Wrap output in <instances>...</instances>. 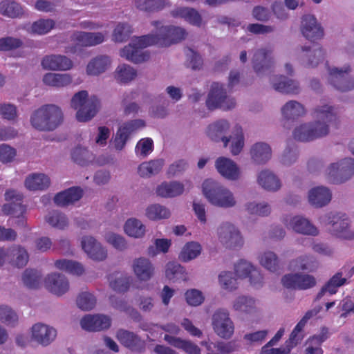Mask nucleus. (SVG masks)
Listing matches in <instances>:
<instances>
[{
    "label": "nucleus",
    "instance_id": "nucleus-2",
    "mask_svg": "<svg viewBox=\"0 0 354 354\" xmlns=\"http://www.w3.org/2000/svg\"><path fill=\"white\" fill-rule=\"evenodd\" d=\"M313 117L317 121L304 124L293 131L294 138L301 142H309L326 136L329 126L337 120V111L333 106L324 104L317 106L313 111Z\"/></svg>",
    "mask_w": 354,
    "mask_h": 354
},
{
    "label": "nucleus",
    "instance_id": "nucleus-55",
    "mask_svg": "<svg viewBox=\"0 0 354 354\" xmlns=\"http://www.w3.org/2000/svg\"><path fill=\"white\" fill-rule=\"evenodd\" d=\"M293 266L301 270L314 271L317 268V263L312 256H301L292 261Z\"/></svg>",
    "mask_w": 354,
    "mask_h": 354
},
{
    "label": "nucleus",
    "instance_id": "nucleus-61",
    "mask_svg": "<svg viewBox=\"0 0 354 354\" xmlns=\"http://www.w3.org/2000/svg\"><path fill=\"white\" fill-rule=\"evenodd\" d=\"M234 129L236 134L232 143L231 153L233 155H238L244 146V137L240 125H236Z\"/></svg>",
    "mask_w": 354,
    "mask_h": 354
},
{
    "label": "nucleus",
    "instance_id": "nucleus-45",
    "mask_svg": "<svg viewBox=\"0 0 354 354\" xmlns=\"http://www.w3.org/2000/svg\"><path fill=\"white\" fill-rule=\"evenodd\" d=\"M55 266L59 270L78 276L84 272V267L81 263L71 260H57L55 262Z\"/></svg>",
    "mask_w": 354,
    "mask_h": 354
},
{
    "label": "nucleus",
    "instance_id": "nucleus-32",
    "mask_svg": "<svg viewBox=\"0 0 354 354\" xmlns=\"http://www.w3.org/2000/svg\"><path fill=\"white\" fill-rule=\"evenodd\" d=\"M156 192L159 196L173 198L183 194L184 186L182 183L176 181L163 182L157 187Z\"/></svg>",
    "mask_w": 354,
    "mask_h": 354
},
{
    "label": "nucleus",
    "instance_id": "nucleus-23",
    "mask_svg": "<svg viewBox=\"0 0 354 354\" xmlns=\"http://www.w3.org/2000/svg\"><path fill=\"white\" fill-rule=\"evenodd\" d=\"M41 66L46 70L67 71L72 68L73 62L65 55H50L43 57Z\"/></svg>",
    "mask_w": 354,
    "mask_h": 354
},
{
    "label": "nucleus",
    "instance_id": "nucleus-12",
    "mask_svg": "<svg viewBox=\"0 0 354 354\" xmlns=\"http://www.w3.org/2000/svg\"><path fill=\"white\" fill-rule=\"evenodd\" d=\"M283 286L292 290H307L316 285L315 278L306 274H287L281 279Z\"/></svg>",
    "mask_w": 354,
    "mask_h": 354
},
{
    "label": "nucleus",
    "instance_id": "nucleus-51",
    "mask_svg": "<svg viewBox=\"0 0 354 354\" xmlns=\"http://www.w3.org/2000/svg\"><path fill=\"white\" fill-rule=\"evenodd\" d=\"M136 75V71L127 64L118 66L115 74V78L122 83H128L132 81Z\"/></svg>",
    "mask_w": 354,
    "mask_h": 354
},
{
    "label": "nucleus",
    "instance_id": "nucleus-56",
    "mask_svg": "<svg viewBox=\"0 0 354 354\" xmlns=\"http://www.w3.org/2000/svg\"><path fill=\"white\" fill-rule=\"evenodd\" d=\"M132 33L131 26L127 23H120L115 28L113 39L117 42H123L129 39Z\"/></svg>",
    "mask_w": 354,
    "mask_h": 354
},
{
    "label": "nucleus",
    "instance_id": "nucleus-63",
    "mask_svg": "<svg viewBox=\"0 0 354 354\" xmlns=\"http://www.w3.org/2000/svg\"><path fill=\"white\" fill-rule=\"evenodd\" d=\"M232 274L231 272H223L219 274L218 281L223 288L229 290L236 288V279Z\"/></svg>",
    "mask_w": 354,
    "mask_h": 354
},
{
    "label": "nucleus",
    "instance_id": "nucleus-58",
    "mask_svg": "<svg viewBox=\"0 0 354 354\" xmlns=\"http://www.w3.org/2000/svg\"><path fill=\"white\" fill-rule=\"evenodd\" d=\"M96 304L95 297L91 293L82 292L77 298V306L83 310H90Z\"/></svg>",
    "mask_w": 354,
    "mask_h": 354
},
{
    "label": "nucleus",
    "instance_id": "nucleus-52",
    "mask_svg": "<svg viewBox=\"0 0 354 354\" xmlns=\"http://www.w3.org/2000/svg\"><path fill=\"white\" fill-rule=\"evenodd\" d=\"M0 12L5 16L15 18L22 14V8L15 1H4L0 3Z\"/></svg>",
    "mask_w": 354,
    "mask_h": 354
},
{
    "label": "nucleus",
    "instance_id": "nucleus-20",
    "mask_svg": "<svg viewBox=\"0 0 354 354\" xmlns=\"http://www.w3.org/2000/svg\"><path fill=\"white\" fill-rule=\"evenodd\" d=\"M46 288L51 293L61 296L69 290V282L67 278L58 273L48 274L44 280Z\"/></svg>",
    "mask_w": 354,
    "mask_h": 354
},
{
    "label": "nucleus",
    "instance_id": "nucleus-24",
    "mask_svg": "<svg viewBox=\"0 0 354 354\" xmlns=\"http://www.w3.org/2000/svg\"><path fill=\"white\" fill-rule=\"evenodd\" d=\"M229 128L230 124L228 122L225 120H221L209 125L207 133L209 138L213 141H223L224 147H226L230 140V138L225 136L224 134Z\"/></svg>",
    "mask_w": 354,
    "mask_h": 354
},
{
    "label": "nucleus",
    "instance_id": "nucleus-7",
    "mask_svg": "<svg viewBox=\"0 0 354 354\" xmlns=\"http://www.w3.org/2000/svg\"><path fill=\"white\" fill-rule=\"evenodd\" d=\"M236 102L234 98L227 95L223 85L218 82L212 84L211 90L206 100V106L209 110L218 108L229 110L234 108Z\"/></svg>",
    "mask_w": 354,
    "mask_h": 354
},
{
    "label": "nucleus",
    "instance_id": "nucleus-37",
    "mask_svg": "<svg viewBox=\"0 0 354 354\" xmlns=\"http://www.w3.org/2000/svg\"><path fill=\"white\" fill-rule=\"evenodd\" d=\"M252 160L257 164H262L271 158L272 151L270 147L265 142L254 144L250 150Z\"/></svg>",
    "mask_w": 354,
    "mask_h": 354
},
{
    "label": "nucleus",
    "instance_id": "nucleus-29",
    "mask_svg": "<svg viewBox=\"0 0 354 354\" xmlns=\"http://www.w3.org/2000/svg\"><path fill=\"white\" fill-rule=\"evenodd\" d=\"M272 86L277 91L286 94H297L300 91L297 82L283 75L272 80Z\"/></svg>",
    "mask_w": 354,
    "mask_h": 354
},
{
    "label": "nucleus",
    "instance_id": "nucleus-8",
    "mask_svg": "<svg viewBox=\"0 0 354 354\" xmlns=\"http://www.w3.org/2000/svg\"><path fill=\"white\" fill-rule=\"evenodd\" d=\"M354 175V159L344 158L339 162L332 163L328 168V176L330 183H344Z\"/></svg>",
    "mask_w": 354,
    "mask_h": 354
},
{
    "label": "nucleus",
    "instance_id": "nucleus-25",
    "mask_svg": "<svg viewBox=\"0 0 354 354\" xmlns=\"http://www.w3.org/2000/svg\"><path fill=\"white\" fill-rule=\"evenodd\" d=\"M82 189L79 187H73L57 193L54 197L55 203L65 207L79 201L82 197Z\"/></svg>",
    "mask_w": 354,
    "mask_h": 354
},
{
    "label": "nucleus",
    "instance_id": "nucleus-60",
    "mask_svg": "<svg viewBox=\"0 0 354 354\" xmlns=\"http://www.w3.org/2000/svg\"><path fill=\"white\" fill-rule=\"evenodd\" d=\"M0 320L8 326H15L18 321V316L7 306H0Z\"/></svg>",
    "mask_w": 354,
    "mask_h": 354
},
{
    "label": "nucleus",
    "instance_id": "nucleus-39",
    "mask_svg": "<svg viewBox=\"0 0 354 354\" xmlns=\"http://www.w3.org/2000/svg\"><path fill=\"white\" fill-rule=\"evenodd\" d=\"M175 17L183 18L190 24L200 27L202 24V17L197 10L192 8H178L172 12Z\"/></svg>",
    "mask_w": 354,
    "mask_h": 354
},
{
    "label": "nucleus",
    "instance_id": "nucleus-21",
    "mask_svg": "<svg viewBox=\"0 0 354 354\" xmlns=\"http://www.w3.org/2000/svg\"><path fill=\"white\" fill-rule=\"evenodd\" d=\"M80 324L86 330L100 331L110 327L111 319L103 315H87L82 318Z\"/></svg>",
    "mask_w": 354,
    "mask_h": 354
},
{
    "label": "nucleus",
    "instance_id": "nucleus-43",
    "mask_svg": "<svg viewBox=\"0 0 354 354\" xmlns=\"http://www.w3.org/2000/svg\"><path fill=\"white\" fill-rule=\"evenodd\" d=\"M43 82L48 86L64 87L71 83L72 78L68 74L48 73L44 76Z\"/></svg>",
    "mask_w": 354,
    "mask_h": 354
},
{
    "label": "nucleus",
    "instance_id": "nucleus-62",
    "mask_svg": "<svg viewBox=\"0 0 354 354\" xmlns=\"http://www.w3.org/2000/svg\"><path fill=\"white\" fill-rule=\"evenodd\" d=\"M23 45L20 39L12 37L0 38V51H10L17 49Z\"/></svg>",
    "mask_w": 354,
    "mask_h": 354
},
{
    "label": "nucleus",
    "instance_id": "nucleus-40",
    "mask_svg": "<svg viewBox=\"0 0 354 354\" xmlns=\"http://www.w3.org/2000/svg\"><path fill=\"white\" fill-rule=\"evenodd\" d=\"M259 184L265 189L277 191L281 187L279 179L268 170L262 171L258 176Z\"/></svg>",
    "mask_w": 354,
    "mask_h": 354
},
{
    "label": "nucleus",
    "instance_id": "nucleus-6",
    "mask_svg": "<svg viewBox=\"0 0 354 354\" xmlns=\"http://www.w3.org/2000/svg\"><path fill=\"white\" fill-rule=\"evenodd\" d=\"M5 200L9 203L3 205V214L12 216L15 225L19 227H26V207L22 205L23 195L14 189H9L5 193Z\"/></svg>",
    "mask_w": 354,
    "mask_h": 354
},
{
    "label": "nucleus",
    "instance_id": "nucleus-18",
    "mask_svg": "<svg viewBox=\"0 0 354 354\" xmlns=\"http://www.w3.org/2000/svg\"><path fill=\"white\" fill-rule=\"evenodd\" d=\"M82 248L94 261H102L106 259L107 251L94 237L85 236L81 241Z\"/></svg>",
    "mask_w": 354,
    "mask_h": 354
},
{
    "label": "nucleus",
    "instance_id": "nucleus-31",
    "mask_svg": "<svg viewBox=\"0 0 354 354\" xmlns=\"http://www.w3.org/2000/svg\"><path fill=\"white\" fill-rule=\"evenodd\" d=\"M136 8L145 12H159L170 6L169 0H133Z\"/></svg>",
    "mask_w": 354,
    "mask_h": 354
},
{
    "label": "nucleus",
    "instance_id": "nucleus-22",
    "mask_svg": "<svg viewBox=\"0 0 354 354\" xmlns=\"http://www.w3.org/2000/svg\"><path fill=\"white\" fill-rule=\"evenodd\" d=\"M57 331L53 327L37 323L32 327V337L38 344L43 346H48L55 338Z\"/></svg>",
    "mask_w": 354,
    "mask_h": 354
},
{
    "label": "nucleus",
    "instance_id": "nucleus-13",
    "mask_svg": "<svg viewBox=\"0 0 354 354\" xmlns=\"http://www.w3.org/2000/svg\"><path fill=\"white\" fill-rule=\"evenodd\" d=\"M218 234L220 241L227 248H235L243 244L239 231L231 223H223L218 228Z\"/></svg>",
    "mask_w": 354,
    "mask_h": 354
},
{
    "label": "nucleus",
    "instance_id": "nucleus-41",
    "mask_svg": "<svg viewBox=\"0 0 354 354\" xmlns=\"http://www.w3.org/2000/svg\"><path fill=\"white\" fill-rule=\"evenodd\" d=\"M283 116L286 120H295L305 114L306 111L304 106L297 101L291 100L288 102L281 109Z\"/></svg>",
    "mask_w": 354,
    "mask_h": 354
},
{
    "label": "nucleus",
    "instance_id": "nucleus-42",
    "mask_svg": "<svg viewBox=\"0 0 354 354\" xmlns=\"http://www.w3.org/2000/svg\"><path fill=\"white\" fill-rule=\"evenodd\" d=\"M164 165L162 159L153 160L142 162L138 168V172L141 177H150L158 174Z\"/></svg>",
    "mask_w": 354,
    "mask_h": 354
},
{
    "label": "nucleus",
    "instance_id": "nucleus-50",
    "mask_svg": "<svg viewBox=\"0 0 354 354\" xmlns=\"http://www.w3.org/2000/svg\"><path fill=\"white\" fill-rule=\"evenodd\" d=\"M46 222L52 227L64 230L68 225V220L66 215L58 211L50 212L46 217Z\"/></svg>",
    "mask_w": 354,
    "mask_h": 354
},
{
    "label": "nucleus",
    "instance_id": "nucleus-28",
    "mask_svg": "<svg viewBox=\"0 0 354 354\" xmlns=\"http://www.w3.org/2000/svg\"><path fill=\"white\" fill-rule=\"evenodd\" d=\"M331 198L330 191L323 186L313 188L308 194L310 203L316 207L325 206L330 201Z\"/></svg>",
    "mask_w": 354,
    "mask_h": 354
},
{
    "label": "nucleus",
    "instance_id": "nucleus-48",
    "mask_svg": "<svg viewBox=\"0 0 354 354\" xmlns=\"http://www.w3.org/2000/svg\"><path fill=\"white\" fill-rule=\"evenodd\" d=\"M233 308L236 311L245 313H254L256 310L255 300L252 297L240 296L234 301Z\"/></svg>",
    "mask_w": 354,
    "mask_h": 354
},
{
    "label": "nucleus",
    "instance_id": "nucleus-46",
    "mask_svg": "<svg viewBox=\"0 0 354 354\" xmlns=\"http://www.w3.org/2000/svg\"><path fill=\"white\" fill-rule=\"evenodd\" d=\"M124 231L129 236L140 238L145 233V226L136 218L128 219L124 225Z\"/></svg>",
    "mask_w": 354,
    "mask_h": 354
},
{
    "label": "nucleus",
    "instance_id": "nucleus-34",
    "mask_svg": "<svg viewBox=\"0 0 354 354\" xmlns=\"http://www.w3.org/2000/svg\"><path fill=\"white\" fill-rule=\"evenodd\" d=\"M110 287L116 292H125L130 286V277L122 272H117L108 277Z\"/></svg>",
    "mask_w": 354,
    "mask_h": 354
},
{
    "label": "nucleus",
    "instance_id": "nucleus-14",
    "mask_svg": "<svg viewBox=\"0 0 354 354\" xmlns=\"http://www.w3.org/2000/svg\"><path fill=\"white\" fill-rule=\"evenodd\" d=\"M272 54V49L268 48H260L254 52L252 59V64L254 71L258 75H261L270 71L274 64Z\"/></svg>",
    "mask_w": 354,
    "mask_h": 354
},
{
    "label": "nucleus",
    "instance_id": "nucleus-49",
    "mask_svg": "<svg viewBox=\"0 0 354 354\" xmlns=\"http://www.w3.org/2000/svg\"><path fill=\"white\" fill-rule=\"evenodd\" d=\"M15 257V265L18 268L25 266L29 259L26 250L20 245H14L8 249V256Z\"/></svg>",
    "mask_w": 354,
    "mask_h": 354
},
{
    "label": "nucleus",
    "instance_id": "nucleus-10",
    "mask_svg": "<svg viewBox=\"0 0 354 354\" xmlns=\"http://www.w3.org/2000/svg\"><path fill=\"white\" fill-rule=\"evenodd\" d=\"M329 82L336 89L346 92L354 89V80L349 76L350 66L329 68Z\"/></svg>",
    "mask_w": 354,
    "mask_h": 354
},
{
    "label": "nucleus",
    "instance_id": "nucleus-17",
    "mask_svg": "<svg viewBox=\"0 0 354 354\" xmlns=\"http://www.w3.org/2000/svg\"><path fill=\"white\" fill-rule=\"evenodd\" d=\"M301 30L303 35L312 42L322 39L324 35L323 28L317 23L316 18L310 15L302 17Z\"/></svg>",
    "mask_w": 354,
    "mask_h": 354
},
{
    "label": "nucleus",
    "instance_id": "nucleus-54",
    "mask_svg": "<svg viewBox=\"0 0 354 354\" xmlns=\"http://www.w3.org/2000/svg\"><path fill=\"white\" fill-rule=\"evenodd\" d=\"M146 215L149 219L156 221L169 218L170 212L164 206L154 204L147 207Z\"/></svg>",
    "mask_w": 354,
    "mask_h": 354
},
{
    "label": "nucleus",
    "instance_id": "nucleus-57",
    "mask_svg": "<svg viewBox=\"0 0 354 354\" xmlns=\"http://www.w3.org/2000/svg\"><path fill=\"white\" fill-rule=\"evenodd\" d=\"M54 26L55 21L53 20L41 19L32 24L31 32L37 35H45L50 32Z\"/></svg>",
    "mask_w": 354,
    "mask_h": 354
},
{
    "label": "nucleus",
    "instance_id": "nucleus-4",
    "mask_svg": "<svg viewBox=\"0 0 354 354\" xmlns=\"http://www.w3.org/2000/svg\"><path fill=\"white\" fill-rule=\"evenodd\" d=\"M100 104L99 99L95 95L88 97L86 91L77 92L71 101V107L77 110L76 118L81 122L91 120L98 111Z\"/></svg>",
    "mask_w": 354,
    "mask_h": 354
},
{
    "label": "nucleus",
    "instance_id": "nucleus-1",
    "mask_svg": "<svg viewBox=\"0 0 354 354\" xmlns=\"http://www.w3.org/2000/svg\"><path fill=\"white\" fill-rule=\"evenodd\" d=\"M187 32L184 28L174 26H161L156 34L136 37L132 43L125 46L120 51V56L135 64L144 62L149 59V53L143 48L156 45L167 47L185 39Z\"/></svg>",
    "mask_w": 354,
    "mask_h": 354
},
{
    "label": "nucleus",
    "instance_id": "nucleus-38",
    "mask_svg": "<svg viewBox=\"0 0 354 354\" xmlns=\"http://www.w3.org/2000/svg\"><path fill=\"white\" fill-rule=\"evenodd\" d=\"M110 64L111 59L108 56H97L88 64L86 73L90 75H98L104 73L109 67Z\"/></svg>",
    "mask_w": 354,
    "mask_h": 354
},
{
    "label": "nucleus",
    "instance_id": "nucleus-16",
    "mask_svg": "<svg viewBox=\"0 0 354 354\" xmlns=\"http://www.w3.org/2000/svg\"><path fill=\"white\" fill-rule=\"evenodd\" d=\"M119 342L130 351L142 353L146 348V344L137 334L124 329H120L116 333Z\"/></svg>",
    "mask_w": 354,
    "mask_h": 354
},
{
    "label": "nucleus",
    "instance_id": "nucleus-33",
    "mask_svg": "<svg viewBox=\"0 0 354 354\" xmlns=\"http://www.w3.org/2000/svg\"><path fill=\"white\" fill-rule=\"evenodd\" d=\"M164 339L171 346L182 349L187 354H201V348L191 341L184 340L168 334L165 335Z\"/></svg>",
    "mask_w": 354,
    "mask_h": 354
},
{
    "label": "nucleus",
    "instance_id": "nucleus-5",
    "mask_svg": "<svg viewBox=\"0 0 354 354\" xmlns=\"http://www.w3.org/2000/svg\"><path fill=\"white\" fill-rule=\"evenodd\" d=\"M203 192L209 203L216 206L231 207L236 203L232 193L212 179L203 182Z\"/></svg>",
    "mask_w": 354,
    "mask_h": 354
},
{
    "label": "nucleus",
    "instance_id": "nucleus-11",
    "mask_svg": "<svg viewBox=\"0 0 354 354\" xmlns=\"http://www.w3.org/2000/svg\"><path fill=\"white\" fill-rule=\"evenodd\" d=\"M212 326L215 333L222 338L229 339L234 333V324L227 310H218L214 313Z\"/></svg>",
    "mask_w": 354,
    "mask_h": 354
},
{
    "label": "nucleus",
    "instance_id": "nucleus-15",
    "mask_svg": "<svg viewBox=\"0 0 354 354\" xmlns=\"http://www.w3.org/2000/svg\"><path fill=\"white\" fill-rule=\"evenodd\" d=\"M234 272L239 278L248 277L251 285L256 288L261 287L263 284V277L260 272L245 260H240L234 266Z\"/></svg>",
    "mask_w": 354,
    "mask_h": 354
},
{
    "label": "nucleus",
    "instance_id": "nucleus-9",
    "mask_svg": "<svg viewBox=\"0 0 354 354\" xmlns=\"http://www.w3.org/2000/svg\"><path fill=\"white\" fill-rule=\"evenodd\" d=\"M324 221L331 225V232L339 238L351 240L354 239V232L349 230V221L345 214L329 213L324 217Z\"/></svg>",
    "mask_w": 354,
    "mask_h": 354
},
{
    "label": "nucleus",
    "instance_id": "nucleus-19",
    "mask_svg": "<svg viewBox=\"0 0 354 354\" xmlns=\"http://www.w3.org/2000/svg\"><path fill=\"white\" fill-rule=\"evenodd\" d=\"M145 126V122L142 120H133L124 123L121 126L115 135L113 144L117 150H122L129 138V135L140 127Z\"/></svg>",
    "mask_w": 354,
    "mask_h": 354
},
{
    "label": "nucleus",
    "instance_id": "nucleus-36",
    "mask_svg": "<svg viewBox=\"0 0 354 354\" xmlns=\"http://www.w3.org/2000/svg\"><path fill=\"white\" fill-rule=\"evenodd\" d=\"M346 282V279L342 277V273L340 272H337L322 288L317 295L316 299H320L326 292H328L330 295L335 294L337 288L344 285Z\"/></svg>",
    "mask_w": 354,
    "mask_h": 354
},
{
    "label": "nucleus",
    "instance_id": "nucleus-53",
    "mask_svg": "<svg viewBox=\"0 0 354 354\" xmlns=\"http://www.w3.org/2000/svg\"><path fill=\"white\" fill-rule=\"evenodd\" d=\"M262 266L270 272H275L279 270V259L275 253L268 251L264 252L259 259Z\"/></svg>",
    "mask_w": 354,
    "mask_h": 354
},
{
    "label": "nucleus",
    "instance_id": "nucleus-47",
    "mask_svg": "<svg viewBox=\"0 0 354 354\" xmlns=\"http://www.w3.org/2000/svg\"><path fill=\"white\" fill-rule=\"evenodd\" d=\"M201 252V246L196 242H189L185 244L179 254V259L183 262L189 261L196 258Z\"/></svg>",
    "mask_w": 354,
    "mask_h": 354
},
{
    "label": "nucleus",
    "instance_id": "nucleus-3",
    "mask_svg": "<svg viewBox=\"0 0 354 354\" xmlns=\"http://www.w3.org/2000/svg\"><path fill=\"white\" fill-rule=\"evenodd\" d=\"M63 121L60 108L54 104H46L35 110L31 117L33 128L40 131H50L57 129Z\"/></svg>",
    "mask_w": 354,
    "mask_h": 354
},
{
    "label": "nucleus",
    "instance_id": "nucleus-27",
    "mask_svg": "<svg viewBox=\"0 0 354 354\" xmlns=\"http://www.w3.org/2000/svg\"><path fill=\"white\" fill-rule=\"evenodd\" d=\"M133 270L141 281L149 280L154 273V267L149 259L144 257L136 259L133 263Z\"/></svg>",
    "mask_w": 354,
    "mask_h": 354
},
{
    "label": "nucleus",
    "instance_id": "nucleus-35",
    "mask_svg": "<svg viewBox=\"0 0 354 354\" xmlns=\"http://www.w3.org/2000/svg\"><path fill=\"white\" fill-rule=\"evenodd\" d=\"M50 183V178L44 174H32L25 180V186L29 190H44Z\"/></svg>",
    "mask_w": 354,
    "mask_h": 354
},
{
    "label": "nucleus",
    "instance_id": "nucleus-44",
    "mask_svg": "<svg viewBox=\"0 0 354 354\" xmlns=\"http://www.w3.org/2000/svg\"><path fill=\"white\" fill-rule=\"evenodd\" d=\"M21 280L25 286L30 289L39 288L42 276L40 272L35 269H26L22 274Z\"/></svg>",
    "mask_w": 354,
    "mask_h": 354
},
{
    "label": "nucleus",
    "instance_id": "nucleus-59",
    "mask_svg": "<svg viewBox=\"0 0 354 354\" xmlns=\"http://www.w3.org/2000/svg\"><path fill=\"white\" fill-rule=\"evenodd\" d=\"M71 158L75 163L85 165L91 158V153L86 148L77 147L72 151Z\"/></svg>",
    "mask_w": 354,
    "mask_h": 354
},
{
    "label": "nucleus",
    "instance_id": "nucleus-30",
    "mask_svg": "<svg viewBox=\"0 0 354 354\" xmlns=\"http://www.w3.org/2000/svg\"><path fill=\"white\" fill-rule=\"evenodd\" d=\"M290 226L297 233L312 236H316L318 234L317 227L302 216L292 217L290 221Z\"/></svg>",
    "mask_w": 354,
    "mask_h": 354
},
{
    "label": "nucleus",
    "instance_id": "nucleus-64",
    "mask_svg": "<svg viewBox=\"0 0 354 354\" xmlns=\"http://www.w3.org/2000/svg\"><path fill=\"white\" fill-rule=\"evenodd\" d=\"M187 303L192 306H198L204 301V297L201 291L196 289L187 290L185 294Z\"/></svg>",
    "mask_w": 354,
    "mask_h": 354
},
{
    "label": "nucleus",
    "instance_id": "nucleus-26",
    "mask_svg": "<svg viewBox=\"0 0 354 354\" xmlns=\"http://www.w3.org/2000/svg\"><path fill=\"white\" fill-rule=\"evenodd\" d=\"M216 168L218 173L229 180H236L239 176V169L230 159L220 157L216 160Z\"/></svg>",
    "mask_w": 354,
    "mask_h": 354
}]
</instances>
